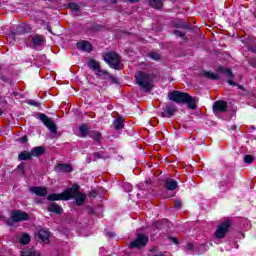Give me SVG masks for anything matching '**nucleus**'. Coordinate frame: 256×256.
Wrapping results in <instances>:
<instances>
[{"mask_svg": "<svg viewBox=\"0 0 256 256\" xmlns=\"http://www.w3.org/2000/svg\"><path fill=\"white\" fill-rule=\"evenodd\" d=\"M169 101L177 103V105H187L189 109H197V103H199V98L191 96L187 92H181L179 90H174L168 93Z\"/></svg>", "mask_w": 256, "mask_h": 256, "instance_id": "nucleus-1", "label": "nucleus"}, {"mask_svg": "<svg viewBox=\"0 0 256 256\" xmlns=\"http://www.w3.org/2000/svg\"><path fill=\"white\" fill-rule=\"evenodd\" d=\"M125 118L118 116L114 121V129L116 131H121V129L125 128Z\"/></svg>", "mask_w": 256, "mask_h": 256, "instance_id": "nucleus-23", "label": "nucleus"}, {"mask_svg": "<svg viewBox=\"0 0 256 256\" xmlns=\"http://www.w3.org/2000/svg\"><path fill=\"white\" fill-rule=\"evenodd\" d=\"M200 75H202V77H205L206 79H209L210 81H218L219 79V74L207 70H202L200 72Z\"/></svg>", "mask_w": 256, "mask_h": 256, "instance_id": "nucleus-21", "label": "nucleus"}, {"mask_svg": "<svg viewBox=\"0 0 256 256\" xmlns=\"http://www.w3.org/2000/svg\"><path fill=\"white\" fill-rule=\"evenodd\" d=\"M177 111L178 109L177 106H175V104H167L166 107L163 109V112L161 113V117H173V115H175Z\"/></svg>", "mask_w": 256, "mask_h": 256, "instance_id": "nucleus-11", "label": "nucleus"}, {"mask_svg": "<svg viewBox=\"0 0 256 256\" xmlns=\"http://www.w3.org/2000/svg\"><path fill=\"white\" fill-rule=\"evenodd\" d=\"M30 193H34L37 197H47L48 192L46 187L33 186L30 187Z\"/></svg>", "mask_w": 256, "mask_h": 256, "instance_id": "nucleus-18", "label": "nucleus"}, {"mask_svg": "<svg viewBox=\"0 0 256 256\" xmlns=\"http://www.w3.org/2000/svg\"><path fill=\"white\" fill-rule=\"evenodd\" d=\"M173 34L181 37V39H187L185 33L181 32L180 30H174Z\"/></svg>", "mask_w": 256, "mask_h": 256, "instance_id": "nucleus-39", "label": "nucleus"}, {"mask_svg": "<svg viewBox=\"0 0 256 256\" xmlns=\"http://www.w3.org/2000/svg\"><path fill=\"white\" fill-rule=\"evenodd\" d=\"M169 241H172V243H174V245H179V240L175 237H169Z\"/></svg>", "mask_w": 256, "mask_h": 256, "instance_id": "nucleus-44", "label": "nucleus"}, {"mask_svg": "<svg viewBox=\"0 0 256 256\" xmlns=\"http://www.w3.org/2000/svg\"><path fill=\"white\" fill-rule=\"evenodd\" d=\"M39 119L42 121V123L51 131V133L56 134L57 133V124L52 121L51 118H49L46 114L40 113L39 114Z\"/></svg>", "mask_w": 256, "mask_h": 256, "instance_id": "nucleus-7", "label": "nucleus"}, {"mask_svg": "<svg viewBox=\"0 0 256 256\" xmlns=\"http://www.w3.org/2000/svg\"><path fill=\"white\" fill-rule=\"evenodd\" d=\"M38 239L42 240L43 243H49V239H51V232L49 229H40L37 232Z\"/></svg>", "mask_w": 256, "mask_h": 256, "instance_id": "nucleus-16", "label": "nucleus"}, {"mask_svg": "<svg viewBox=\"0 0 256 256\" xmlns=\"http://www.w3.org/2000/svg\"><path fill=\"white\" fill-rule=\"evenodd\" d=\"M216 239H223L225 237V222H222L218 229L214 232Z\"/></svg>", "mask_w": 256, "mask_h": 256, "instance_id": "nucleus-25", "label": "nucleus"}, {"mask_svg": "<svg viewBox=\"0 0 256 256\" xmlns=\"http://www.w3.org/2000/svg\"><path fill=\"white\" fill-rule=\"evenodd\" d=\"M29 214L23 210H13L10 218L5 220L8 227H15V223H21L23 221H29Z\"/></svg>", "mask_w": 256, "mask_h": 256, "instance_id": "nucleus-3", "label": "nucleus"}, {"mask_svg": "<svg viewBox=\"0 0 256 256\" xmlns=\"http://www.w3.org/2000/svg\"><path fill=\"white\" fill-rule=\"evenodd\" d=\"M230 245H232V249H238L239 248V245L237 244V242L235 241H230Z\"/></svg>", "mask_w": 256, "mask_h": 256, "instance_id": "nucleus-47", "label": "nucleus"}, {"mask_svg": "<svg viewBox=\"0 0 256 256\" xmlns=\"http://www.w3.org/2000/svg\"><path fill=\"white\" fill-rule=\"evenodd\" d=\"M233 222H231V220L226 219L225 220V233H227L229 231V228L232 227Z\"/></svg>", "mask_w": 256, "mask_h": 256, "instance_id": "nucleus-38", "label": "nucleus"}, {"mask_svg": "<svg viewBox=\"0 0 256 256\" xmlns=\"http://www.w3.org/2000/svg\"><path fill=\"white\" fill-rule=\"evenodd\" d=\"M91 132V130H89V127H87V124H81L79 126V133H80V137L82 139H85V137H89V133Z\"/></svg>", "mask_w": 256, "mask_h": 256, "instance_id": "nucleus-27", "label": "nucleus"}, {"mask_svg": "<svg viewBox=\"0 0 256 256\" xmlns=\"http://www.w3.org/2000/svg\"><path fill=\"white\" fill-rule=\"evenodd\" d=\"M101 29H103V25H101V24H93L90 27V30L94 31V32L101 31Z\"/></svg>", "mask_w": 256, "mask_h": 256, "instance_id": "nucleus-37", "label": "nucleus"}, {"mask_svg": "<svg viewBox=\"0 0 256 256\" xmlns=\"http://www.w3.org/2000/svg\"><path fill=\"white\" fill-rule=\"evenodd\" d=\"M45 41V36L41 34H36L31 39V43L34 47H41L42 45H45Z\"/></svg>", "mask_w": 256, "mask_h": 256, "instance_id": "nucleus-19", "label": "nucleus"}, {"mask_svg": "<svg viewBox=\"0 0 256 256\" xmlns=\"http://www.w3.org/2000/svg\"><path fill=\"white\" fill-rule=\"evenodd\" d=\"M254 161H255V158L253 157V155H245L244 156V163L251 164Z\"/></svg>", "mask_w": 256, "mask_h": 256, "instance_id": "nucleus-36", "label": "nucleus"}, {"mask_svg": "<svg viewBox=\"0 0 256 256\" xmlns=\"http://www.w3.org/2000/svg\"><path fill=\"white\" fill-rule=\"evenodd\" d=\"M197 247L200 251H207L208 246L205 244H199Z\"/></svg>", "mask_w": 256, "mask_h": 256, "instance_id": "nucleus-43", "label": "nucleus"}, {"mask_svg": "<svg viewBox=\"0 0 256 256\" xmlns=\"http://www.w3.org/2000/svg\"><path fill=\"white\" fill-rule=\"evenodd\" d=\"M54 171H56V173H73V166L67 163H58L54 167Z\"/></svg>", "mask_w": 256, "mask_h": 256, "instance_id": "nucleus-13", "label": "nucleus"}, {"mask_svg": "<svg viewBox=\"0 0 256 256\" xmlns=\"http://www.w3.org/2000/svg\"><path fill=\"white\" fill-rule=\"evenodd\" d=\"M157 223H159V222H154L153 225L155 226V225H157Z\"/></svg>", "mask_w": 256, "mask_h": 256, "instance_id": "nucleus-57", "label": "nucleus"}, {"mask_svg": "<svg viewBox=\"0 0 256 256\" xmlns=\"http://www.w3.org/2000/svg\"><path fill=\"white\" fill-rule=\"evenodd\" d=\"M108 235H109V237L113 238V237H115V232H109Z\"/></svg>", "mask_w": 256, "mask_h": 256, "instance_id": "nucleus-51", "label": "nucleus"}, {"mask_svg": "<svg viewBox=\"0 0 256 256\" xmlns=\"http://www.w3.org/2000/svg\"><path fill=\"white\" fill-rule=\"evenodd\" d=\"M213 113L218 117V119H221V115L225 113V101L224 100H218L215 101L213 104Z\"/></svg>", "mask_w": 256, "mask_h": 256, "instance_id": "nucleus-8", "label": "nucleus"}, {"mask_svg": "<svg viewBox=\"0 0 256 256\" xmlns=\"http://www.w3.org/2000/svg\"><path fill=\"white\" fill-rule=\"evenodd\" d=\"M74 205L76 207H83L85 205V201H87V194L81 192V190L74 196Z\"/></svg>", "mask_w": 256, "mask_h": 256, "instance_id": "nucleus-14", "label": "nucleus"}, {"mask_svg": "<svg viewBox=\"0 0 256 256\" xmlns=\"http://www.w3.org/2000/svg\"><path fill=\"white\" fill-rule=\"evenodd\" d=\"M181 207H183V203L181 202V200H176L174 202V209H181Z\"/></svg>", "mask_w": 256, "mask_h": 256, "instance_id": "nucleus-40", "label": "nucleus"}, {"mask_svg": "<svg viewBox=\"0 0 256 256\" xmlns=\"http://www.w3.org/2000/svg\"><path fill=\"white\" fill-rule=\"evenodd\" d=\"M27 141H29V138H27V135H24L21 138H19L20 143L25 144V143H27Z\"/></svg>", "mask_w": 256, "mask_h": 256, "instance_id": "nucleus-42", "label": "nucleus"}, {"mask_svg": "<svg viewBox=\"0 0 256 256\" xmlns=\"http://www.w3.org/2000/svg\"><path fill=\"white\" fill-rule=\"evenodd\" d=\"M231 129H232V130H235V129H237V126H234V125H233V126H231Z\"/></svg>", "mask_w": 256, "mask_h": 256, "instance_id": "nucleus-53", "label": "nucleus"}, {"mask_svg": "<svg viewBox=\"0 0 256 256\" xmlns=\"http://www.w3.org/2000/svg\"><path fill=\"white\" fill-rule=\"evenodd\" d=\"M88 137L93 139L94 145H101L103 141V134L100 131L90 130Z\"/></svg>", "mask_w": 256, "mask_h": 256, "instance_id": "nucleus-15", "label": "nucleus"}, {"mask_svg": "<svg viewBox=\"0 0 256 256\" xmlns=\"http://www.w3.org/2000/svg\"><path fill=\"white\" fill-rule=\"evenodd\" d=\"M88 67L89 69H91L92 71H98L101 68V64H99V62L95 59H91L88 62Z\"/></svg>", "mask_w": 256, "mask_h": 256, "instance_id": "nucleus-29", "label": "nucleus"}, {"mask_svg": "<svg viewBox=\"0 0 256 256\" xmlns=\"http://www.w3.org/2000/svg\"><path fill=\"white\" fill-rule=\"evenodd\" d=\"M179 187V182L171 177H167L164 179V189L166 191H175Z\"/></svg>", "mask_w": 256, "mask_h": 256, "instance_id": "nucleus-12", "label": "nucleus"}, {"mask_svg": "<svg viewBox=\"0 0 256 256\" xmlns=\"http://www.w3.org/2000/svg\"><path fill=\"white\" fill-rule=\"evenodd\" d=\"M149 57L153 59V61H159V59H161V56L157 52H150Z\"/></svg>", "mask_w": 256, "mask_h": 256, "instance_id": "nucleus-35", "label": "nucleus"}, {"mask_svg": "<svg viewBox=\"0 0 256 256\" xmlns=\"http://www.w3.org/2000/svg\"><path fill=\"white\" fill-rule=\"evenodd\" d=\"M47 201H65L63 192L60 194L52 193L47 196Z\"/></svg>", "mask_w": 256, "mask_h": 256, "instance_id": "nucleus-28", "label": "nucleus"}, {"mask_svg": "<svg viewBox=\"0 0 256 256\" xmlns=\"http://www.w3.org/2000/svg\"><path fill=\"white\" fill-rule=\"evenodd\" d=\"M148 5L158 11L163 8V0H148Z\"/></svg>", "mask_w": 256, "mask_h": 256, "instance_id": "nucleus-26", "label": "nucleus"}, {"mask_svg": "<svg viewBox=\"0 0 256 256\" xmlns=\"http://www.w3.org/2000/svg\"><path fill=\"white\" fill-rule=\"evenodd\" d=\"M228 183H231V180H229Z\"/></svg>", "mask_w": 256, "mask_h": 256, "instance_id": "nucleus-58", "label": "nucleus"}, {"mask_svg": "<svg viewBox=\"0 0 256 256\" xmlns=\"http://www.w3.org/2000/svg\"><path fill=\"white\" fill-rule=\"evenodd\" d=\"M107 79H110L112 81V83H117V78L111 74L108 75Z\"/></svg>", "mask_w": 256, "mask_h": 256, "instance_id": "nucleus-45", "label": "nucleus"}, {"mask_svg": "<svg viewBox=\"0 0 256 256\" xmlns=\"http://www.w3.org/2000/svg\"><path fill=\"white\" fill-rule=\"evenodd\" d=\"M220 71H222V73L225 72V67H220Z\"/></svg>", "mask_w": 256, "mask_h": 256, "instance_id": "nucleus-52", "label": "nucleus"}, {"mask_svg": "<svg viewBox=\"0 0 256 256\" xmlns=\"http://www.w3.org/2000/svg\"><path fill=\"white\" fill-rule=\"evenodd\" d=\"M17 169L22 171V173H25V168H24L23 164L18 165Z\"/></svg>", "mask_w": 256, "mask_h": 256, "instance_id": "nucleus-49", "label": "nucleus"}, {"mask_svg": "<svg viewBox=\"0 0 256 256\" xmlns=\"http://www.w3.org/2000/svg\"><path fill=\"white\" fill-rule=\"evenodd\" d=\"M68 9H71V11H75V13H79V4L75 3V2H69L68 3Z\"/></svg>", "mask_w": 256, "mask_h": 256, "instance_id": "nucleus-33", "label": "nucleus"}, {"mask_svg": "<svg viewBox=\"0 0 256 256\" xmlns=\"http://www.w3.org/2000/svg\"><path fill=\"white\" fill-rule=\"evenodd\" d=\"M76 48L79 49V51H84L85 53H91V51H93V45L87 40L77 42Z\"/></svg>", "mask_w": 256, "mask_h": 256, "instance_id": "nucleus-10", "label": "nucleus"}, {"mask_svg": "<svg viewBox=\"0 0 256 256\" xmlns=\"http://www.w3.org/2000/svg\"><path fill=\"white\" fill-rule=\"evenodd\" d=\"M28 105H31L32 107H39V102L35 101V100H28L27 102Z\"/></svg>", "mask_w": 256, "mask_h": 256, "instance_id": "nucleus-41", "label": "nucleus"}, {"mask_svg": "<svg viewBox=\"0 0 256 256\" xmlns=\"http://www.w3.org/2000/svg\"><path fill=\"white\" fill-rule=\"evenodd\" d=\"M123 3H139L141 0H122Z\"/></svg>", "mask_w": 256, "mask_h": 256, "instance_id": "nucleus-46", "label": "nucleus"}, {"mask_svg": "<svg viewBox=\"0 0 256 256\" xmlns=\"http://www.w3.org/2000/svg\"><path fill=\"white\" fill-rule=\"evenodd\" d=\"M227 107H228V106H227V103H225V111H227Z\"/></svg>", "mask_w": 256, "mask_h": 256, "instance_id": "nucleus-55", "label": "nucleus"}, {"mask_svg": "<svg viewBox=\"0 0 256 256\" xmlns=\"http://www.w3.org/2000/svg\"><path fill=\"white\" fill-rule=\"evenodd\" d=\"M149 243V236L139 233L137 234L136 238L130 242L129 248L130 249H143V247H147Z\"/></svg>", "mask_w": 256, "mask_h": 256, "instance_id": "nucleus-5", "label": "nucleus"}, {"mask_svg": "<svg viewBox=\"0 0 256 256\" xmlns=\"http://www.w3.org/2000/svg\"><path fill=\"white\" fill-rule=\"evenodd\" d=\"M45 146H36L31 149L30 153L32 157H41V155H45Z\"/></svg>", "mask_w": 256, "mask_h": 256, "instance_id": "nucleus-22", "label": "nucleus"}, {"mask_svg": "<svg viewBox=\"0 0 256 256\" xmlns=\"http://www.w3.org/2000/svg\"><path fill=\"white\" fill-rule=\"evenodd\" d=\"M186 251L187 253H190V255H193V253H195V244H193L192 242H188L186 244Z\"/></svg>", "mask_w": 256, "mask_h": 256, "instance_id": "nucleus-34", "label": "nucleus"}, {"mask_svg": "<svg viewBox=\"0 0 256 256\" xmlns=\"http://www.w3.org/2000/svg\"><path fill=\"white\" fill-rule=\"evenodd\" d=\"M79 191H81V186L77 183L72 184L71 187L62 192L64 201H71V199H74L75 196L78 195Z\"/></svg>", "mask_w": 256, "mask_h": 256, "instance_id": "nucleus-6", "label": "nucleus"}, {"mask_svg": "<svg viewBox=\"0 0 256 256\" xmlns=\"http://www.w3.org/2000/svg\"><path fill=\"white\" fill-rule=\"evenodd\" d=\"M136 83L145 91H151V75L140 71L136 76Z\"/></svg>", "mask_w": 256, "mask_h": 256, "instance_id": "nucleus-4", "label": "nucleus"}, {"mask_svg": "<svg viewBox=\"0 0 256 256\" xmlns=\"http://www.w3.org/2000/svg\"><path fill=\"white\" fill-rule=\"evenodd\" d=\"M32 159L33 156L29 151L24 150L18 154V161H31Z\"/></svg>", "mask_w": 256, "mask_h": 256, "instance_id": "nucleus-24", "label": "nucleus"}, {"mask_svg": "<svg viewBox=\"0 0 256 256\" xmlns=\"http://www.w3.org/2000/svg\"><path fill=\"white\" fill-rule=\"evenodd\" d=\"M112 3H117V0H112Z\"/></svg>", "mask_w": 256, "mask_h": 256, "instance_id": "nucleus-56", "label": "nucleus"}, {"mask_svg": "<svg viewBox=\"0 0 256 256\" xmlns=\"http://www.w3.org/2000/svg\"><path fill=\"white\" fill-rule=\"evenodd\" d=\"M89 197H97V191L92 190L89 194Z\"/></svg>", "mask_w": 256, "mask_h": 256, "instance_id": "nucleus-48", "label": "nucleus"}, {"mask_svg": "<svg viewBox=\"0 0 256 256\" xmlns=\"http://www.w3.org/2000/svg\"><path fill=\"white\" fill-rule=\"evenodd\" d=\"M0 115H3V110H1V108H0Z\"/></svg>", "mask_w": 256, "mask_h": 256, "instance_id": "nucleus-54", "label": "nucleus"}, {"mask_svg": "<svg viewBox=\"0 0 256 256\" xmlns=\"http://www.w3.org/2000/svg\"><path fill=\"white\" fill-rule=\"evenodd\" d=\"M109 71L107 70H103L101 68H99V70H97L96 72V76L97 77H102V79H107L109 77Z\"/></svg>", "mask_w": 256, "mask_h": 256, "instance_id": "nucleus-32", "label": "nucleus"}, {"mask_svg": "<svg viewBox=\"0 0 256 256\" xmlns=\"http://www.w3.org/2000/svg\"><path fill=\"white\" fill-rule=\"evenodd\" d=\"M104 61L109 65L110 69H115V71H121L123 67L121 66V56L115 51H109L104 55Z\"/></svg>", "mask_w": 256, "mask_h": 256, "instance_id": "nucleus-2", "label": "nucleus"}, {"mask_svg": "<svg viewBox=\"0 0 256 256\" xmlns=\"http://www.w3.org/2000/svg\"><path fill=\"white\" fill-rule=\"evenodd\" d=\"M47 211H49V213H55L56 215L63 214V208L61 207V205L57 204L56 202H52L48 206Z\"/></svg>", "mask_w": 256, "mask_h": 256, "instance_id": "nucleus-20", "label": "nucleus"}, {"mask_svg": "<svg viewBox=\"0 0 256 256\" xmlns=\"http://www.w3.org/2000/svg\"><path fill=\"white\" fill-rule=\"evenodd\" d=\"M47 31H49V33H53V30L51 29V25L47 24Z\"/></svg>", "mask_w": 256, "mask_h": 256, "instance_id": "nucleus-50", "label": "nucleus"}, {"mask_svg": "<svg viewBox=\"0 0 256 256\" xmlns=\"http://www.w3.org/2000/svg\"><path fill=\"white\" fill-rule=\"evenodd\" d=\"M225 76L227 77V83L229 85H232L233 87H238L240 89H244L243 86L237 84L236 82L233 81V79H235V75L233 74V72L231 71V69L226 68L225 69Z\"/></svg>", "mask_w": 256, "mask_h": 256, "instance_id": "nucleus-17", "label": "nucleus"}, {"mask_svg": "<svg viewBox=\"0 0 256 256\" xmlns=\"http://www.w3.org/2000/svg\"><path fill=\"white\" fill-rule=\"evenodd\" d=\"M21 245H29L31 243V236L27 233L23 234L19 240Z\"/></svg>", "mask_w": 256, "mask_h": 256, "instance_id": "nucleus-30", "label": "nucleus"}, {"mask_svg": "<svg viewBox=\"0 0 256 256\" xmlns=\"http://www.w3.org/2000/svg\"><path fill=\"white\" fill-rule=\"evenodd\" d=\"M32 27L29 24L26 23H21L20 25L17 26L16 28V33L12 32L11 35L12 37H16L17 35H25V33H31Z\"/></svg>", "mask_w": 256, "mask_h": 256, "instance_id": "nucleus-9", "label": "nucleus"}, {"mask_svg": "<svg viewBox=\"0 0 256 256\" xmlns=\"http://www.w3.org/2000/svg\"><path fill=\"white\" fill-rule=\"evenodd\" d=\"M94 159H109V154L107 152H94L93 153Z\"/></svg>", "mask_w": 256, "mask_h": 256, "instance_id": "nucleus-31", "label": "nucleus"}]
</instances>
